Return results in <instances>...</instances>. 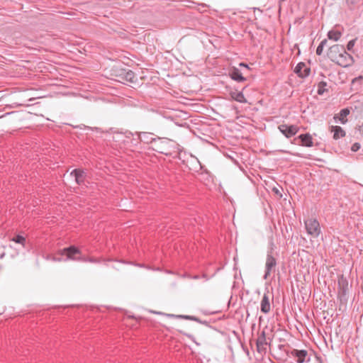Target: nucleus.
<instances>
[{"label": "nucleus", "instance_id": "nucleus-28", "mask_svg": "<svg viewBox=\"0 0 363 363\" xmlns=\"http://www.w3.org/2000/svg\"><path fill=\"white\" fill-rule=\"evenodd\" d=\"M177 317L180 318H184L186 320H194V318L193 317L189 316V315H178Z\"/></svg>", "mask_w": 363, "mask_h": 363}, {"label": "nucleus", "instance_id": "nucleus-11", "mask_svg": "<svg viewBox=\"0 0 363 363\" xmlns=\"http://www.w3.org/2000/svg\"><path fill=\"white\" fill-rule=\"evenodd\" d=\"M229 75L232 79L237 82H245L250 79V75H244L240 69H231Z\"/></svg>", "mask_w": 363, "mask_h": 363}, {"label": "nucleus", "instance_id": "nucleus-21", "mask_svg": "<svg viewBox=\"0 0 363 363\" xmlns=\"http://www.w3.org/2000/svg\"><path fill=\"white\" fill-rule=\"evenodd\" d=\"M140 140L144 143H152L154 144V139L152 137V134L149 133H142L139 135Z\"/></svg>", "mask_w": 363, "mask_h": 363}, {"label": "nucleus", "instance_id": "nucleus-16", "mask_svg": "<svg viewBox=\"0 0 363 363\" xmlns=\"http://www.w3.org/2000/svg\"><path fill=\"white\" fill-rule=\"evenodd\" d=\"M298 139L301 140L300 145L302 146L311 147L313 145L312 136L309 133L300 135Z\"/></svg>", "mask_w": 363, "mask_h": 363}, {"label": "nucleus", "instance_id": "nucleus-27", "mask_svg": "<svg viewBox=\"0 0 363 363\" xmlns=\"http://www.w3.org/2000/svg\"><path fill=\"white\" fill-rule=\"evenodd\" d=\"M323 48H324L322 47V45H318V46L316 48V51H315L316 55H321L323 53Z\"/></svg>", "mask_w": 363, "mask_h": 363}, {"label": "nucleus", "instance_id": "nucleus-37", "mask_svg": "<svg viewBox=\"0 0 363 363\" xmlns=\"http://www.w3.org/2000/svg\"><path fill=\"white\" fill-rule=\"evenodd\" d=\"M41 68H46V67H39V69H41Z\"/></svg>", "mask_w": 363, "mask_h": 363}, {"label": "nucleus", "instance_id": "nucleus-12", "mask_svg": "<svg viewBox=\"0 0 363 363\" xmlns=\"http://www.w3.org/2000/svg\"><path fill=\"white\" fill-rule=\"evenodd\" d=\"M343 28H342L339 25H335V27L328 32L327 36L328 39L337 41L340 40L342 35Z\"/></svg>", "mask_w": 363, "mask_h": 363}, {"label": "nucleus", "instance_id": "nucleus-4", "mask_svg": "<svg viewBox=\"0 0 363 363\" xmlns=\"http://www.w3.org/2000/svg\"><path fill=\"white\" fill-rule=\"evenodd\" d=\"M305 228L308 235L318 238L321 233L320 223L316 218H308L304 221Z\"/></svg>", "mask_w": 363, "mask_h": 363}, {"label": "nucleus", "instance_id": "nucleus-15", "mask_svg": "<svg viewBox=\"0 0 363 363\" xmlns=\"http://www.w3.org/2000/svg\"><path fill=\"white\" fill-rule=\"evenodd\" d=\"M260 310L263 313H268L271 310L269 293H264L260 303Z\"/></svg>", "mask_w": 363, "mask_h": 363}, {"label": "nucleus", "instance_id": "nucleus-2", "mask_svg": "<svg viewBox=\"0 0 363 363\" xmlns=\"http://www.w3.org/2000/svg\"><path fill=\"white\" fill-rule=\"evenodd\" d=\"M177 148V143L168 138H158L154 140L153 149L165 155H171Z\"/></svg>", "mask_w": 363, "mask_h": 363}, {"label": "nucleus", "instance_id": "nucleus-25", "mask_svg": "<svg viewBox=\"0 0 363 363\" xmlns=\"http://www.w3.org/2000/svg\"><path fill=\"white\" fill-rule=\"evenodd\" d=\"M11 240L16 243L21 244L23 246L25 245V243H26V238L23 236L20 235H18L15 236L14 238H13L11 239Z\"/></svg>", "mask_w": 363, "mask_h": 363}, {"label": "nucleus", "instance_id": "nucleus-13", "mask_svg": "<svg viewBox=\"0 0 363 363\" xmlns=\"http://www.w3.org/2000/svg\"><path fill=\"white\" fill-rule=\"evenodd\" d=\"M70 174L74 177L75 182H77V184H84L86 179V174L83 169H75L72 171Z\"/></svg>", "mask_w": 363, "mask_h": 363}, {"label": "nucleus", "instance_id": "nucleus-5", "mask_svg": "<svg viewBox=\"0 0 363 363\" xmlns=\"http://www.w3.org/2000/svg\"><path fill=\"white\" fill-rule=\"evenodd\" d=\"M61 255H66L67 259L86 262L84 257H81L80 250L74 246H70L62 250Z\"/></svg>", "mask_w": 363, "mask_h": 363}, {"label": "nucleus", "instance_id": "nucleus-20", "mask_svg": "<svg viewBox=\"0 0 363 363\" xmlns=\"http://www.w3.org/2000/svg\"><path fill=\"white\" fill-rule=\"evenodd\" d=\"M349 114L350 110L348 108H343L340 111L338 115H335L334 116V119L336 120L338 118L341 123L345 124L347 121V119L346 118Z\"/></svg>", "mask_w": 363, "mask_h": 363}, {"label": "nucleus", "instance_id": "nucleus-26", "mask_svg": "<svg viewBox=\"0 0 363 363\" xmlns=\"http://www.w3.org/2000/svg\"><path fill=\"white\" fill-rule=\"evenodd\" d=\"M360 147H361V145L359 143H355L352 145L351 150L352 152H357V150H359L360 149Z\"/></svg>", "mask_w": 363, "mask_h": 363}, {"label": "nucleus", "instance_id": "nucleus-36", "mask_svg": "<svg viewBox=\"0 0 363 363\" xmlns=\"http://www.w3.org/2000/svg\"><path fill=\"white\" fill-rule=\"evenodd\" d=\"M230 68L235 69L236 67L235 66H232Z\"/></svg>", "mask_w": 363, "mask_h": 363}, {"label": "nucleus", "instance_id": "nucleus-17", "mask_svg": "<svg viewBox=\"0 0 363 363\" xmlns=\"http://www.w3.org/2000/svg\"><path fill=\"white\" fill-rule=\"evenodd\" d=\"M330 131L333 132V139L338 140L341 138L345 136V131L340 127L337 125H332L330 127Z\"/></svg>", "mask_w": 363, "mask_h": 363}, {"label": "nucleus", "instance_id": "nucleus-1", "mask_svg": "<svg viewBox=\"0 0 363 363\" xmlns=\"http://www.w3.org/2000/svg\"><path fill=\"white\" fill-rule=\"evenodd\" d=\"M327 56L343 68L351 66L354 62L353 57L346 51L345 46L339 44L330 46L327 51Z\"/></svg>", "mask_w": 363, "mask_h": 363}, {"label": "nucleus", "instance_id": "nucleus-34", "mask_svg": "<svg viewBox=\"0 0 363 363\" xmlns=\"http://www.w3.org/2000/svg\"><path fill=\"white\" fill-rule=\"evenodd\" d=\"M358 79L357 78H355L354 79H352V83H354L355 81H357Z\"/></svg>", "mask_w": 363, "mask_h": 363}, {"label": "nucleus", "instance_id": "nucleus-14", "mask_svg": "<svg viewBox=\"0 0 363 363\" xmlns=\"http://www.w3.org/2000/svg\"><path fill=\"white\" fill-rule=\"evenodd\" d=\"M347 9L350 11L359 10L363 6V0H344Z\"/></svg>", "mask_w": 363, "mask_h": 363}, {"label": "nucleus", "instance_id": "nucleus-30", "mask_svg": "<svg viewBox=\"0 0 363 363\" xmlns=\"http://www.w3.org/2000/svg\"><path fill=\"white\" fill-rule=\"evenodd\" d=\"M305 67L304 62H299L297 64V65L295 67V68H303Z\"/></svg>", "mask_w": 363, "mask_h": 363}, {"label": "nucleus", "instance_id": "nucleus-3", "mask_svg": "<svg viewBox=\"0 0 363 363\" xmlns=\"http://www.w3.org/2000/svg\"><path fill=\"white\" fill-rule=\"evenodd\" d=\"M310 71L311 69H294L289 76V84L292 86H298L310 74Z\"/></svg>", "mask_w": 363, "mask_h": 363}, {"label": "nucleus", "instance_id": "nucleus-23", "mask_svg": "<svg viewBox=\"0 0 363 363\" xmlns=\"http://www.w3.org/2000/svg\"><path fill=\"white\" fill-rule=\"evenodd\" d=\"M327 83L325 82H320L318 84L317 93L319 95H323L325 91H328L326 89Z\"/></svg>", "mask_w": 363, "mask_h": 363}, {"label": "nucleus", "instance_id": "nucleus-9", "mask_svg": "<svg viewBox=\"0 0 363 363\" xmlns=\"http://www.w3.org/2000/svg\"><path fill=\"white\" fill-rule=\"evenodd\" d=\"M337 284L338 297L340 298V300H342L348 291V281L347 279L342 275L339 277Z\"/></svg>", "mask_w": 363, "mask_h": 363}, {"label": "nucleus", "instance_id": "nucleus-35", "mask_svg": "<svg viewBox=\"0 0 363 363\" xmlns=\"http://www.w3.org/2000/svg\"><path fill=\"white\" fill-rule=\"evenodd\" d=\"M128 67L132 66V65H129L128 63L126 64Z\"/></svg>", "mask_w": 363, "mask_h": 363}, {"label": "nucleus", "instance_id": "nucleus-29", "mask_svg": "<svg viewBox=\"0 0 363 363\" xmlns=\"http://www.w3.org/2000/svg\"><path fill=\"white\" fill-rule=\"evenodd\" d=\"M327 43H328V40L327 39H323L320 43V45H322V47H325L327 45Z\"/></svg>", "mask_w": 363, "mask_h": 363}, {"label": "nucleus", "instance_id": "nucleus-33", "mask_svg": "<svg viewBox=\"0 0 363 363\" xmlns=\"http://www.w3.org/2000/svg\"><path fill=\"white\" fill-rule=\"evenodd\" d=\"M359 131L362 133V134L363 135V123H362V125L360 126Z\"/></svg>", "mask_w": 363, "mask_h": 363}, {"label": "nucleus", "instance_id": "nucleus-6", "mask_svg": "<svg viewBox=\"0 0 363 363\" xmlns=\"http://www.w3.org/2000/svg\"><path fill=\"white\" fill-rule=\"evenodd\" d=\"M291 355L296 358L297 363L309 362L311 361L308 351L306 350L294 349L291 351Z\"/></svg>", "mask_w": 363, "mask_h": 363}, {"label": "nucleus", "instance_id": "nucleus-31", "mask_svg": "<svg viewBox=\"0 0 363 363\" xmlns=\"http://www.w3.org/2000/svg\"><path fill=\"white\" fill-rule=\"evenodd\" d=\"M240 67H244L245 68H250L249 66L247 64L243 63V62L240 63Z\"/></svg>", "mask_w": 363, "mask_h": 363}, {"label": "nucleus", "instance_id": "nucleus-18", "mask_svg": "<svg viewBox=\"0 0 363 363\" xmlns=\"http://www.w3.org/2000/svg\"><path fill=\"white\" fill-rule=\"evenodd\" d=\"M230 97L240 103H247V99H245L242 91H233L230 92Z\"/></svg>", "mask_w": 363, "mask_h": 363}, {"label": "nucleus", "instance_id": "nucleus-7", "mask_svg": "<svg viewBox=\"0 0 363 363\" xmlns=\"http://www.w3.org/2000/svg\"><path fill=\"white\" fill-rule=\"evenodd\" d=\"M276 265V259L273 257L271 252L268 253L267 255L264 279H267L270 276L272 272L274 271Z\"/></svg>", "mask_w": 363, "mask_h": 363}, {"label": "nucleus", "instance_id": "nucleus-10", "mask_svg": "<svg viewBox=\"0 0 363 363\" xmlns=\"http://www.w3.org/2000/svg\"><path fill=\"white\" fill-rule=\"evenodd\" d=\"M267 342L266 339L265 333L262 332L257 339L256 346L257 351L260 354H265L267 352Z\"/></svg>", "mask_w": 363, "mask_h": 363}, {"label": "nucleus", "instance_id": "nucleus-24", "mask_svg": "<svg viewBox=\"0 0 363 363\" xmlns=\"http://www.w3.org/2000/svg\"><path fill=\"white\" fill-rule=\"evenodd\" d=\"M357 40V38H355L351 40H350L347 44V46L345 48L346 49V51H350V52H354V47L355 45V43Z\"/></svg>", "mask_w": 363, "mask_h": 363}, {"label": "nucleus", "instance_id": "nucleus-19", "mask_svg": "<svg viewBox=\"0 0 363 363\" xmlns=\"http://www.w3.org/2000/svg\"><path fill=\"white\" fill-rule=\"evenodd\" d=\"M135 74L131 69H126L125 75L120 77V82L125 84V82H134Z\"/></svg>", "mask_w": 363, "mask_h": 363}, {"label": "nucleus", "instance_id": "nucleus-32", "mask_svg": "<svg viewBox=\"0 0 363 363\" xmlns=\"http://www.w3.org/2000/svg\"><path fill=\"white\" fill-rule=\"evenodd\" d=\"M86 259V261H89V262H96V259H94V258H89V259H87L86 258H85Z\"/></svg>", "mask_w": 363, "mask_h": 363}, {"label": "nucleus", "instance_id": "nucleus-8", "mask_svg": "<svg viewBox=\"0 0 363 363\" xmlns=\"http://www.w3.org/2000/svg\"><path fill=\"white\" fill-rule=\"evenodd\" d=\"M278 128L288 138L295 135L299 130V128L295 125L281 124L278 126Z\"/></svg>", "mask_w": 363, "mask_h": 363}, {"label": "nucleus", "instance_id": "nucleus-22", "mask_svg": "<svg viewBox=\"0 0 363 363\" xmlns=\"http://www.w3.org/2000/svg\"><path fill=\"white\" fill-rule=\"evenodd\" d=\"M126 69H113L114 80L120 82V77L125 75Z\"/></svg>", "mask_w": 363, "mask_h": 363}]
</instances>
